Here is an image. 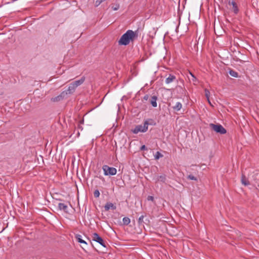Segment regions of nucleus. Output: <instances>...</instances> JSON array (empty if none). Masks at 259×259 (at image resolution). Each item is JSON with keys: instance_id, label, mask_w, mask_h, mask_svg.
<instances>
[{"instance_id": "obj_1", "label": "nucleus", "mask_w": 259, "mask_h": 259, "mask_svg": "<svg viewBox=\"0 0 259 259\" xmlns=\"http://www.w3.org/2000/svg\"><path fill=\"white\" fill-rule=\"evenodd\" d=\"M137 37V34L132 30H128L120 37L118 41V45L126 46L128 45L131 41H133L135 37Z\"/></svg>"}, {"instance_id": "obj_2", "label": "nucleus", "mask_w": 259, "mask_h": 259, "mask_svg": "<svg viewBox=\"0 0 259 259\" xmlns=\"http://www.w3.org/2000/svg\"><path fill=\"white\" fill-rule=\"evenodd\" d=\"M149 122L148 121H145L143 125H138L135 128L132 130L134 134H138L139 132L145 133L148 130Z\"/></svg>"}, {"instance_id": "obj_3", "label": "nucleus", "mask_w": 259, "mask_h": 259, "mask_svg": "<svg viewBox=\"0 0 259 259\" xmlns=\"http://www.w3.org/2000/svg\"><path fill=\"white\" fill-rule=\"evenodd\" d=\"M102 168L104 171V174L105 176H114L115 175L117 172V170L115 168L109 167L107 165H103Z\"/></svg>"}, {"instance_id": "obj_4", "label": "nucleus", "mask_w": 259, "mask_h": 259, "mask_svg": "<svg viewBox=\"0 0 259 259\" xmlns=\"http://www.w3.org/2000/svg\"><path fill=\"white\" fill-rule=\"evenodd\" d=\"M209 126L214 131L217 133L225 134L227 132L226 129L221 124H214L213 123H210Z\"/></svg>"}, {"instance_id": "obj_5", "label": "nucleus", "mask_w": 259, "mask_h": 259, "mask_svg": "<svg viewBox=\"0 0 259 259\" xmlns=\"http://www.w3.org/2000/svg\"><path fill=\"white\" fill-rule=\"evenodd\" d=\"M93 240L99 243L102 246L106 247V245L103 239L98 234L94 233L93 234Z\"/></svg>"}, {"instance_id": "obj_6", "label": "nucleus", "mask_w": 259, "mask_h": 259, "mask_svg": "<svg viewBox=\"0 0 259 259\" xmlns=\"http://www.w3.org/2000/svg\"><path fill=\"white\" fill-rule=\"evenodd\" d=\"M76 89V88L74 86V85L72 84V83H71L69 84L67 90L63 91V93H65L64 95L67 98L68 95L72 94L75 92Z\"/></svg>"}, {"instance_id": "obj_7", "label": "nucleus", "mask_w": 259, "mask_h": 259, "mask_svg": "<svg viewBox=\"0 0 259 259\" xmlns=\"http://www.w3.org/2000/svg\"><path fill=\"white\" fill-rule=\"evenodd\" d=\"M64 94L65 93H63V92H62L59 95H58L55 97L52 98L51 99V101L54 102H59V101L63 100V99L66 98V97L64 95Z\"/></svg>"}, {"instance_id": "obj_8", "label": "nucleus", "mask_w": 259, "mask_h": 259, "mask_svg": "<svg viewBox=\"0 0 259 259\" xmlns=\"http://www.w3.org/2000/svg\"><path fill=\"white\" fill-rule=\"evenodd\" d=\"M175 80L177 81L176 76L172 74H169L168 77L166 78L165 82L166 84H169Z\"/></svg>"}, {"instance_id": "obj_9", "label": "nucleus", "mask_w": 259, "mask_h": 259, "mask_svg": "<svg viewBox=\"0 0 259 259\" xmlns=\"http://www.w3.org/2000/svg\"><path fill=\"white\" fill-rule=\"evenodd\" d=\"M85 77L82 76L80 79L75 80V81L72 82V84L74 85V86L76 88L77 87L82 84L85 80Z\"/></svg>"}, {"instance_id": "obj_10", "label": "nucleus", "mask_w": 259, "mask_h": 259, "mask_svg": "<svg viewBox=\"0 0 259 259\" xmlns=\"http://www.w3.org/2000/svg\"><path fill=\"white\" fill-rule=\"evenodd\" d=\"M105 211H108L110 208L112 210H115L116 206L111 202H107L104 206Z\"/></svg>"}, {"instance_id": "obj_11", "label": "nucleus", "mask_w": 259, "mask_h": 259, "mask_svg": "<svg viewBox=\"0 0 259 259\" xmlns=\"http://www.w3.org/2000/svg\"><path fill=\"white\" fill-rule=\"evenodd\" d=\"M58 209L60 210H63L65 212H68V206L66 204L63 203H59L58 204Z\"/></svg>"}, {"instance_id": "obj_12", "label": "nucleus", "mask_w": 259, "mask_h": 259, "mask_svg": "<svg viewBox=\"0 0 259 259\" xmlns=\"http://www.w3.org/2000/svg\"><path fill=\"white\" fill-rule=\"evenodd\" d=\"M229 5L232 6L233 11L235 14L238 13L239 10L238 9L237 4L234 1H232L231 2L229 1Z\"/></svg>"}, {"instance_id": "obj_13", "label": "nucleus", "mask_w": 259, "mask_h": 259, "mask_svg": "<svg viewBox=\"0 0 259 259\" xmlns=\"http://www.w3.org/2000/svg\"><path fill=\"white\" fill-rule=\"evenodd\" d=\"M157 97L156 96H152L151 99H150V103L152 105V106L153 107H156L157 106Z\"/></svg>"}, {"instance_id": "obj_14", "label": "nucleus", "mask_w": 259, "mask_h": 259, "mask_svg": "<svg viewBox=\"0 0 259 259\" xmlns=\"http://www.w3.org/2000/svg\"><path fill=\"white\" fill-rule=\"evenodd\" d=\"M166 181V176L165 175H162L159 176H157V177L156 179V182H161L163 183H164Z\"/></svg>"}, {"instance_id": "obj_15", "label": "nucleus", "mask_w": 259, "mask_h": 259, "mask_svg": "<svg viewBox=\"0 0 259 259\" xmlns=\"http://www.w3.org/2000/svg\"><path fill=\"white\" fill-rule=\"evenodd\" d=\"M241 183L244 186H248L249 185V181L244 175H242L241 177Z\"/></svg>"}, {"instance_id": "obj_16", "label": "nucleus", "mask_w": 259, "mask_h": 259, "mask_svg": "<svg viewBox=\"0 0 259 259\" xmlns=\"http://www.w3.org/2000/svg\"><path fill=\"white\" fill-rule=\"evenodd\" d=\"M182 105L181 103L178 102L176 103L175 105L172 107V108L174 110L178 111L182 108Z\"/></svg>"}, {"instance_id": "obj_17", "label": "nucleus", "mask_w": 259, "mask_h": 259, "mask_svg": "<svg viewBox=\"0 0 259 259\" xmlns=\"http://www.w3.org/2000/svg\"><path fill=\"white\" fill-rule=\"evenodd\" d=\"M75 238L76 239L78 242L84 244L85 245H87V243L84 240L81 239V236L80 235L76 234L75 235Z\"/></svg>"}, {"instance_id": "obj_18", "label": "nucleus", "mask_w": 259, "mask_h": 259, "mask_svg": "<svg viewBox=\"0 0 259 259\" xmlns=\"http://www.w3.org/2000/svg\"><path fill=\"white\" fill-rule=\"evenodd\" d=\"M229 73L231 76H232L234 77H238V73L236 71H235L233 70H230L229 71Z\"/></svg>"}, {"instance_id": "obj_19", "label": "nucleus", "mask_w": 259, "mask_h": 259, "mask_svg": "<svg viewBox=\"0 0 259 259\" xmlns=\"http://www.w3.org/2000/svg\"><path fill=\"white\" fill-rule=\"evenodd\" d=\"M122 221L123 225H128L131 222V220L130 218H128V217L123 218L122 219Z\"/></svg>"}, {"instance_id": "obj_20", "label": "nucleus", "mask_w": 259, "mask_h": 259, "mask_svg": "<svg viewBox=\"0 0 259 259\" xmlns=\"http://www.w3.org/2000/svg\"><path fill=\"white\" fill-rule=\"evenodd\" d=\"M187 179L190 180H193L195 181H198L197 178L194 176L193 175H191V174L188 175L187 177Z\"/></svg>"}, {"instance_id": "obj_21", "label": "nucleus", "mask_w": 259, "mask_h": 259, "mask_svg": "<svg viewBox=\"0 0 259 259\" xmlns=\"http://www.w3.org/2000/svg\"><path fill=\"white\" fill-rule=\"evenodd\" d=\"M188 78L190 81H192L195 84H197L198 82V79L194 75H192L191 78H190L189 77H188Z\"/></svg>"}, {"instance_id": "obj_22", "label": "nucleus", "mask_w": 259, "mask_h": 259, "mask_svg": "<svg viewBox=\"0 0 259 259\" xmlns=\"http://www.w3.org/2000/svg\"><path fill=\"white\" fill-rule=\"evenodd\" d=\"M204 92H205V96L206 97V98H207V99L208 100V102L210 104V101H209V95H210V92L208 91V90H207L206 89H205Z\"/></svg>"}, {"instance_id": "obj_23", "label": "nucleus", "mask_w": 259, "mask_h": 259, "mask_svg": "<svg viewBox=\"0 0 259 259\" xmlns=\"http://www.w3.org/2000/svg\"><path fill=\"white\" fill-rule=\"evenodd\" d=\"M163 157V155L159 151L156 152L154 157L155 159H158L161 157Z\"/></svg>"}, {"instance_id": "obj_24", "label": "nucleus", "mask_w": 259, "mask_h": 259, "mask_svg": "<svg viewBox=\"0 0 259 259\" xmlns=\"http://www.w3.org/2000/svg\"><path fill=\"white\" fill-rule=\"evenodd\" d=\"M144 218V215H142L141 216H140L139 217L138 221V223L139 225H141L143 224Z\"/></svg>"}, {"instance_id": "obj_25", "label": "nucleus", "mask_w": 259, "mask_h": 259, "mask_svg": "<svg viewBox=\"0 0 259 259\" xmlns=\"http://www.w3.org/2000/svg\"><path fill=\"white\" fill-rule=\"evenodd\" d=\"M100 192L98 190H96L94 192V197L96 198H98L100 196Z\"/></svg>"}, {"instance_id": "obj_26", "label": "nucleus", "mask_w": 259, "mask_h": 259, "mask_svg": "<svg viewBox=\"0 0 259 259\" xmlns=\"http://www.w3.org/2000/svg\"><path fill=\"white\" fill-rule=\"evenodd\" d=\"M106 0H97L95 2V6H99L102 3L105 2Z\"/></svg>"}, {"instance_id": "obj_27", "label": "nucleus", "mask_w": 259, "mask_h": 259, "mask_svg": "<svg viewBox=\"0 0 259 259\" xmlns=\"http://www.w3.org/2000/svg\"><path fill=\"white\" fill-rule=\"evenodd\" d=\"M147 200H149V201H154V197L152 196H148L147 197Z\"/></svg>"}, {"instance_id": "obj_28", "label": "nucleus", "mask_w": 259, "mask_h": 259, "mask_svg": "<svg viewBox=\"0 0 259 259\" xmlns=\"http://www.w3.org/2000/svg\"><path fill=\"white\" fill-rule=\"evenodd\" d=\"M140 150H141V151L145 150H147V148H146V147L145 146V145H143V146H142L141 147V148H140Z\"/></svg>"}, {"instance_id": "obj_29", "label": "nucleus", "mask_w": 259, "mask_h": 259, "mask_svg": "<svg viewBox=\"0 0 259 259\" xmlns=\"http://www.w3.org/2000/svg\"><path fill=\"white\" fill-rule=\"evenodd\" d=\"M144 100L147 101L149 99V95H145L143 97Z\"/></svg>"}, {"instance_id": "obj_30", "label": "nucleus", "mask_w": 259, "mask_h": 259, "mask_svg": "<svg viewBox=\"0 0 259 259\" xmlns=\"http://www.w3.org/2000/svg\"><path fill=\"white\" fill-rule=\"evenodd\" d=\"M119 8V5H117L116 7H112V9L114 11H116V10H117Z\"/></svg>"}, {"instance_id": "obj_31", "label": "nucleus", "mask_w": 259, "mask_h": 259, "mask_svg": "<svg viewBox=\"0 0 259 259\" xmlns=\"http://www.w3.org/2000/svg\"><path fill=\"white\" fill-rule=\"evenodd\" d=\"M177 88H180L181 89V90H182V92L184 91L183 88L182 87H181L180 85H178L177 86ZM182 93H183V92H182Z\"/></svg>"}, {"instance_id": "obj_32", "label": "nucleus", "mask_w": 259, "mask_h": 259, "mask_svg": "<svg viewBox=\"0 0 259 259\" xmlns=\"http://www.w3.org/2000/svg\"><path fill=\"white\" fill-rule=\"evenodd\" d=\"M78 128L81 129V130H83V127L80 125H78Z\"/></svg>"}, {"instance_id": "obj_33", "label": "nucleus", "mask_w": 259, "mask_h": 259, "mask_svg": "<svg viewBox=\"0 0 259 259\" xmlns=\"http://www.w3.org/2000/svg\"><path fill=\"white\" fill-rule=\"evenodd\" d=\"M79 122H80V124H83V120H80L79 121Z\"/></svg>"}, {"instance_id": "obj_34", "label": "nucleus", "mask_w": 259, "mask_h": 259, "mask_svg": "<svg viewBox=\"0 0 259 259\" xmlns=\"http://www.w3.org/2000/svg\"><path fill=\"white\" fill-rule=\"evenodd\" d=\"M190 75H191V77H192V75H194V74L191 73V72H189Z\"/></svg>"}]
</instances>
